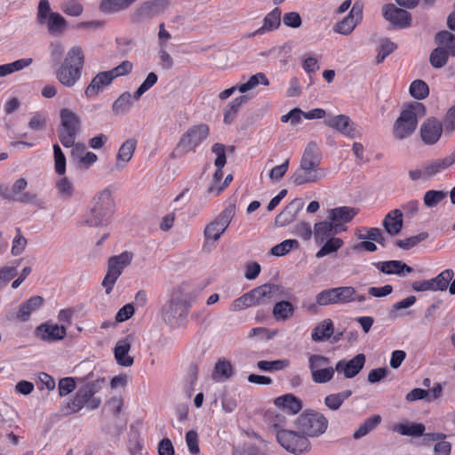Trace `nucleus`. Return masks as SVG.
<instances>
[{"mask_svg":"<svg viewBox=\"0 0 455 455\" xmlns=\"http://www.w3.org/2000/svg\"><path fill=\"white\" fill-rule=\"evenodd\" d=\"M115 201L109 189L105 188L92 199L88 210L84 212L81 223L89 228L108 226L114 215Z\"/></svg>","mask_w":455,"mask_h":455,"instance_id":"nucleus-1","label":"nucleus"},{"mask_svg":"<svg viewBox=\"0 0 455 455\" xmlns=\"http://www.w3.org/2000/svg\"><path fill=\"white\" fill-rule=\"evenodd\" d=\"M321 153L315 142H310L306 148L299 164V167L291 176L292 182L300 186L307 183H315L326 175L321 165Z\"/></svg>","mask_w":455,"mask_h":455,"instance_id":"nucleus-2","label":"nucleus"},{"mask_svg":"<svg viewBox=\"0 0 455 455\" xmlns=\"http://www.w3.org/2000/svg\"><path fill=\"white\" fill-rule=\"evenodd\" d=\"M427 114L423 103L413 101L408 104L401 112L393 126V134L397 140H403L411 136L416 130L418 120Z\"/></svg>","mask_w":455,"mask_h":455,"instance_id":"nucleus-3","label":"nucleus"},{"mask_svg":"<svg viewBox=\"0 0 455 455\" xmlns=\"http://www.w3.org/2000/svg\"><path fill=\"white\" fill-rule=\"evenodd\" d=\"M37 23L53 36H61L68 28V20L59 12H52L48 0H40L36 13Z\"/></svg>","mask_w":455,"mask_h":455,"instance_id":"nucleus-4","label":"nucleus"},{"mask_svg":"<svg viewBox=\"0 0 455 455\" xmlns=\"http://www.w3.org/2000/svg\"><path fill=\"white\" fill-rule=\"evenodd\" d=\"M296 426L303 435L315 437L323 435L326 431L328 420L317 411L306 410L296 419Z\"/></svg>","mask_w":455,"mask_h":455,"instance_id":"nucleus-5","label":"nucleus"},{"mask_svg":"<svg viewBox=\"0 0 455 455\" xmlns=\"http://www.w3.org/2000/svg\"><path fill=\"white\" fill-rule=\"evenodd\" d=\"M60 126L58 128V136L65 148L74 145L77 133L81 130L79 116L68 108L60 110Z\"/></svg>","mask_w":455,"mask_h":455,"instance_id":"nucleus-6","label":"nucleus"},{"mask_svg":"<svg viewBox=\"0 0 455 455\" xmlns=\"http://www.w3.org/2000/svg\"><path fill=\"white\" fill-rule=\"evenodd\" d=\"M235 205H228L204 230V246L210 242H217L227 230L235 216Z\"/></svg>","mask_w":455,"mask_h":455,"instance_id":"nucleus-7","label":"nucleus"},{"mask_svg":"<svg viewBox=\"0 0 455 455\" xmlns=\"http://www.w3.org/2000/svg\"><path fill=\"white\" fill-rule=\"evenodd\" d=\"M189 307V301L174 291L162 308L163 319L170 325H178L187 316Z\"/></svg>","mask_w":455,"mask_h":455,"instance_id":"nucleus-8","label":"nucleus"},{"mask_svg":"<svg viewBox=\"0 0 455 455\" xmlns=\"http://www.w3.org/2000/svg\"><path fill=\"white\" fill-rule=\"evenodd\" d=\"M132 259V253L130 251L122 252L119 255L109 258L108 261V272L105 275L102 285L106 287L107 294H109L117 278L124 268L129 266Z\"/></svg>","mask_w":455,"mask_h":455,"instance_id":"nucleus-9","label":"nucleus"},{"mask_svg":"<svg viewBox=\"0 0 455 455\" xmlns=\"http://www.w3.org/2000/svg\"><path fill=\"white\" fill-rule=\"evenodd\" d=\"M276 438L286 451L295 454L307 451L310 446L307 436L291 430L281 429L277 432Z\"/></svg>","mask_w":455,"mask_h":455,"instance_id":"nucleus-10","label":"nucleus"},{"mask_svg":"<svg viewBox=\"0 0 455 455\" xmlns=\"http://www.w3.org/2000/svg\"><path fill=\"white\" fill-rule=\"evenodd\" d=\"M209 126L200 124L190 127L180 139L178 150L194 151L208 136Z\"/></svg>","mask_w":455,"mask_h":455,"instance_id":"nucleus-11","label":"nucleus"},{"mask_svg":"<svg viewBox=\"0 0 455 455\" xmlns=\"http://www.w3.org/2000/svg\"><path fill=\"white\" fill-rule=\"evenodd\" d=\"M329 358L323 355H312L309 357V369L314 382L326 383L333 378L336 370L329 366Z\"/></svg>","mask_w":455,"mask_h":455,"instance_id":"nucleus-12","label":"nucleus"},{"mask_svg":"<svg viewBox=\"0 0 455 455\" xmlns=\"http://www.w3.org/2000/svg\"><path fill=\"white\" fill-rule=\"evenodd\" d=\"M255 306L268 304L286 296L285 289L278 284L265 283L251 291Z\"/></svg>","mask_w":455,"mask_h":455,"instance_id":"nucleus-13","label":"nucleus"},{"mask_svg":"<svg viewBox=\"0 0 455 455\" xmlns=\"http://www.w3.org/2000/svg\"><path fill=\"white\" fill-rule=\"evenodd\" d=\"M76 380L83 384L77 391L80 393V396L84 397L87 402L95 394L100 392L105 383L104 378H95L92 370H90L85 375L76 377Z\"/></svg>","mask_w":455,"mask_h":455,"instance_id":"nucleus-14","label":"nucleus"},{"mask_svg":"<svg viewBox=\"0 0 455 455\" xmlns=\"http://www.w3.org/2000/svg\"><path fill=\"white\" fill-rule=\"evenodd\" d=\"M384 18L396 28L411 26V15L404 9L398 8L393 4H385L382 8Z\"/></svg>","mask_w":455,"mask_h":455,"instance_id":"nucleus-15","label":"nucleus"},{"mask_svg":"<svg viewBox=\"0 0 455 455\" xmlns=\"http://www.w3.org/2000/svg\"><path fill=\"white\" fill-rule=\"evenodd\" d=\"M169 0H149L140 4L132 14V19L139 21L141 19H148L164 12L169 6Z\"/></svg>","mask_w":455,"mask_h":455,"instance_id":"nucleus-16","label":"nucleus"},{"mask_svg":"<svg viewBox=\"0 0 455 455\" xmlns=\"http://www.w3.org/2000/svg\"><path fill=\"white\" fill-rule=\"evenodd\" d=\"M133 340L134 334L131 333L116 342L114 347V356L118 365L130 367L133 364V357L129 355Z\"/></svg>","mask_w":455,"mask_h":455,"instance_id":"nucleus-17","label":"nucleus"},{"mask_svg":"<svg viewBox=\"0 0 455 455\" xmlns=\"http://www.w3.org/2000/svg\"><path fill=\"white\" fill-rule=\"evenodd\" d=\"M443 132L442 123L435 117L427 118L420 127V136L422 140L428 145L436 143Z\"/></svg>","mask_w":455,"mask_h":455,"instance_id":"nucleus-18","label":"nucleus"},{"mask_svg":"<svg viewBox=\"0 0 455 455\" xmlns=\"http://www.w3.org/2000/svg\"><path fill=\"white\" fill-rule=\"evenodd\" d=\"M365 360L363 354H358L347 362L344 360L338 362L335 370L338 373H343L347 379L354 378L363 368Z\"/></svg>","mask_w":455,"mask_h":455,"instance_id":"nucleus-19","label":"nucleus"},{"mask_svg":"<svg viewBox=\"0 0 455 455\" xmlns=\"http://www.w3.org/2000/svg\"><path fill=\"white\" fill-rule=\"evenodd\" d=\"M327 126L335 129L345 136L355 139L359 136L350 118L345 115H338L325 121Z\"/></svg>","mask_w":455,"mask_h":455,"instance_id":"nucleus-20","label":"nucleus"},{"mask_svg":"<svg viewBox=\"0 0 455 455\" xmlns=\"http://www.w3.org/2000/svg\"><path fill=\"white\" fill-rule=\"evenodd\" d=\"M345 226L336 225L332 220L321 221L315 224L314 235L317 242L323 243L324 240L333 237V235L346 231Z\"/></svg>","mask_w":455,"mask_h":455,"instance_id":"nucleus-21","label":"nucleus"},{"mask_svg":"<svg viewBox=\"0 0 455 455\" xmlns=\"http://www.w3.org/2000/svg\"><path fill=\"white\" fill-rule=\"evenodd\" d=\"M362 8L355 4L349 14L335 25L334 30L342 35H349L362 19Z\"/></svg>","mask_w":455,"mask_h":455,"instance_id":"nucleus-22","label":"nucleus"},{"mask_svg":"<svg viewBox=\"0 0 455 455\" xmlns=\"http://www.w3.org/2000/svg\"><path fill=\"white\" fill-rule=\"evenodd\" d=\"M82 75V70L77 67H71L60 64V68L56 71V78L64 86L72 87L74 86Z\"/></svg>","mask_w":455,"mask_h":455,"instance_id":"nucleus-23","label":"nucleus"},{"mask_svg":"<svg viewBox=\"0 0 455 455\" xmlns=\"http://www.w3.org/2000/svg\"><path fill=\"white\" fill-rule=\"evenodd\" d=\"M36 335L42 340H60L66 336V328L59 324L42 323L36 330Z\"/></svg>","mask_w":455,"mask_h":455,"instance_id":"nucleus-24","label":"nucleus"},{"mask_svg":"<svg viewBox=\"0 0 455 455\" xmlns=\"http://www.w3.org/2000/svg\"><path fill=\"white\" fill-rule=\"evenodd\" d=\"M359 210L350 206H341L331 209L328 213V219L334 224L345 226L350 222L358 213Z\"/></svg>","mask_w":455,"mask_h":455,"instance_id":"nucleus-25","label":"nucleus"},{"mask_svg":"<svg viewBox=\"0 0 455 455\" xmlns=\"http://www.w3.org/2000/svg\"><path fill=\"white\" fill-rule=\"evenodd\" d=\"M455 163V152L450 156H447L442 159H435L430 161L429 163L424 165L425 168V177L430 179L435 175L442 172L446 170L450 166H451Z\"/></svg>","mask_w":455,"mask_h":455,"instance_id":"nucleus-26","label":"nucleus"},{"mask_svg":"<svg viewBox=\"0 0 455 455\" xmlns=\"http://www.w3.org/2000/svg\"><path fill=\"white\" fill-rule=\"evenodd\" d=\"M403 226V212L398 209L389 212L384 218L383 227L386 232L392 236L398 235Z\"/></svg>","mask_w":455,"mask_h":455,"instance_id":"nucleus-27","label":"nucleus"},{"mask_svg":"<svg viewBox=\"0 0 455 455\" xmlns=\"http://www.w3.org/2000/svg\"><path fill=\"white\" fill-rule=\"evenodd\" d=\"M377 267L386 275H404L405 273L411 274L413 269L406 263L401 260H388L379 262Z\"/></svg>","mask_w":455,"mask_h":455,"instance_id":"nucleus-28","label":"nucleus"},{"mask_svg":"<svg viewBox=\"0 0 455 455\" xmlns=\"http://www.w3.org/2000/svg\"><path fill=\"white\" fill-rule=\"evenodd\" d=\"M281 13L282 12L279 8H275L272 12L266 15L262 27L249 34L248 37H251L256 35H262L266 32H269L279 28L281 24Z\"/></svg>","mask_w":455,"mask_h":455,"instance_id":"nucleus-29","label":"nucleus"},{"mask_svg":"<svg viewBox=\"0 0 455 455\" xmlns=\"http://www.w3.org/2000/svg\"><path fill=\"white\" fill-rule=\"evenodd\" d=\"M114 80L110 71L100 72L96 75L90 84L85 89V94L88 97H92L105 86H108Z\"/></svg>","mask_w":455,"mask_h":455,"instance_id":"nucleus-30","label":"nucleus"},{"mask_svg":"<svg viewBox=\"0 0 455 455\" xmlns=\"http://www.w3.org/2000/svg\"><path fill=\"white\" fill-rule=\"evenodd\" d=\"M391 430L401 435L419 437L424 435L425 426L422 423L403 422L392 426Z\"/></svg>","mask_w":455,"mask_h":455,"instance_id":"nucleus-31","label":"nucleus"},{"mask_svg":"<svg viewBox=\"0 0 455 455\" xmlns=\"http://www.w3.org/2000/svg\"><path fill=\"white\" fill-rule=\"evenodd\" d=\"M275 404L292 415L302 409V401L291 394L277 397L275 400Z\"/></svg>","mask_w":455,"mask_h":455,"instance_id":"nucleus-32","label":"nucleus"},{"mask_svg":"<svg viewBox=\"0 0 455 455\" xmlns=\"http://www.w3.org/2000/svg\"><path fill=\"white\" fill-rule=\"evenodd\" d=\"M295 313V307L288 300L277 301L273 307L272 315L276 321L285 322L291 319Z\"/></svg>","mask_w":455,"mask_h":455,"instance_id":"nucleus-33","label":"nucleus"},{"mask_svg":"<svg viewBox=\"0 0 455 455\" xmlns=\"http://www.w3.org/2000/svg\"><path fill=\"white\" fill-rule=\"evenodd\" d=\"M44 303V299L41 296H34L22 303L19 307L17 313V318L22 322L27 321L31 313L40 307Z\"/></svg>","mask_w":455,"mask_h":455,"instance_id":"nucleus-34","label":"nucleus"},{"mask_svg":"<svg viewBox=\"0 0 455 455\" xmlns=\"http://www.w3.org/2000/svg\"><path fill=\"white\" fill-rule=\"evenodd\" d=\"M335 288H330L322 291L315 296V304L307 306V310L310 313H316L318 306H329L336 304Z\"/></svg>","mask_w":455,"mask_h":455,"instance_id":"nucleus-35","label":"nucleus"},{"mask_svg":"<svg viewBox=\"0 0 455 455\" xmlns=\"http://www.w3.org/2000/svg\"><path fill=\"white\" fill-rule=\"evenodd\" d=\"M84 60L85 57L83 48L79 45H73L66 53L62 63L71 67H77L83 70Z\"/></svg>","mask_w":455,"mask_h":455,"instance_id":"nucleus-36","label":"nucleus"},{"mask_svg":"<svg viewBox=\"0 0 455 455\" xmlns=\"http://www.w3.org/2000/svg\"><path fill=\"white\" fill-rule=\"evenodd\" d=\"M136 148V140L130 139L126 140L119 148L116 156V166L118 170L122 169L125 164H127L133 156Z\"/></svg>","mask_w":455,"mask_h":455,"instance_id":"nucleus-37","label":"nucleus"},{"mask_svg":"<svg viewBox=\"0 0 455 455\" xmlns=\"http://www.w3.org/2000/svg\"><path fill=\"white\" fill-rule=\"evenodd\" d=\"M137 0H101L100 11L104 13H115L127 10Z\"/></svg>","mask_w":455,"mask_h":455,"instance_id":"nucleus-38","label":"nucleus"},{"mask_svg":"<svg viewBox=\"0 0 455 455\" xmlns=\"http://www.w3.org/2000/svg\"><path fill=\"white\" fill-rule=\"evenodd\" d=\"M334 331L333 323L331 319H325L317 324L312 332V339L314 341H323L330 339Z\"/></svg>","mask_w":455,"mask_h":455,"instance_id":"nucleus-39","label":"nucleus"},{"mask_svg":"<svg viewBox=\"0 0 455 455\" xmlns=\"http://www.w3.org/2000/svg\"><path fill=\"white\" fill-rule=\"evenodd\" d=\"M380 415H373L363 421V424L354 432L353 437L355 440L361 439L375 429L381 422Z\"/></svg>","mask_w":455,"mask_h":455,"instance_id":"nucleus-40","label":"nucleus"},{"mask_svg":"<svg viewBox=\"0 0 455 455\" xmlns=\"http://www.w3.org/2000/svg\"><path fill=\"white\" fill-rule=\"evenodd\" d=\"M298 208L294 202L290 203L276 217L275 224L276 227H285L291 223L297 216Z\"/></svg>","mask_w":455,"mask_h":455,"instance_id":"nucleus-41","label":"nucleus"},{"mask_svg":"<svg viewBox=\"0 0 455 455\" xmlns=\"http://www.w3.org/2000/svg\"><path fill=\"white\" fill-rule=\"evenodd\" d=\"M435 41L439 47H443L451 56H455V35L443 30L436 34Z\"/></svg>","mask_w":455,"mask_h":455,"instance_id":"nucleus-42","label":"nucleus"},{"mask_svg":"<svg viewBox=\"0 0 455 455\" xmlns=\"http://www.w3.org/2000/svg\"><path fill=\"white\" fill-rule=\"evenodd\" d=\"M234 374V370L231 363L226 359H219L215 364L212 378L217 379H229Z\"/></svg>","mask_w":455,"mask_h":455,"instance_id":"nucleus-43","label":"nucleus"},{"mask_svg":"<svg viewBox=\"0 0 455 455\" xmlns=\"http://www.w3.org/2000/svg\"><path fill=\"white\" fill-rule=\"evenodd\" d=\"M352 395L351 390H344L337 394H331L325 397L324 404L331 411H337L340 408L343 402Z\"/></svg>","mask_w":455,"mask_h":455,"instance_id":"nucleus-44","label":"nucleus"},{"mask_svg":"<svg viewBox=\"0 0 455 455\" xmlns=\"http://www.w3.org/2000/svg\"><path fill=\"white\" fill-rule=\"evenodd\" d=\"M247 100L248 97L245 95L234 99L225 110L224 122L228 124H231L234 121L239 108Z\"/></svg>","mask_w":455,"mask_h":455,"instance_id":"nucleus-45","label":"nucleus"},{"mask_svg":"<svg viewBox=\"0 0 455 455\" xmlns=\"http://www.w3.org/2000/svg\"><path fill=\"white\" fill-rule=\"evenodd\" d=\"M265 420L268 427L274 430L281 431L280 429L285 427L286 418L283 413L274 411H268L265 415Z\"/></svg>","mask_w":455,"mask_h":455,"instance_id":"nucleus-46","label":"nucleus"},{"mask_svg":"<svg viewBox=\"0 0 455 455\" xmlns=\"http://www.w3.org/2000/svg\"><path fill=\"white\" fill-rule=\"evenodd\" d=\"M259 84L264 85H268L269 84L266 75L261 72L251 76L246 83L239 84L238 91L242 93H244L250 90L254 89Z\"/></svg>","mask_w":455,"mask_h":455,"instance_id":"nucleus-47","label":"nucleus"},{"mask_svg":"<svg viewBox=\"0 0 455 455\" xmlns=\"http://www.w3.org/2000/svg\"><path fill=\"white\" fill-rule=\"evenodd\" d=\"M344 243L342 239L338 237H331L326 243L323 245V247L316 252V258H323L330 253L337 251L339 248L343 246Z\"/></svg>","mask_w":455,"mask_h":455,"instance_id":"nucleus-48","label":"nucleus"},{"mask_svg":"<svg viewBox=\"0 0 455 455\" xmlns=\"http://www.w3.org/2000/svg\"><path fill=\"white\" fill-rule=\"evenodd\" d=\"M355 289L352 286H339L335 288L336 304H347L353 302Z\"/></svg>","mask_w":455,"mask_h":455,"instance_id":"nucleus-49","label":"nucleus"},{"mask_svg":"<svg viewBox=\"0 0 455 455\" xmlns=\"http://www.w3.org/2000/svg\"><path fill=\"white\" fill-rule=\"evenodd\" d=\"M132 105V97L129 92H124L112 106V110L116 115L126 112Z\"/></svg>","mask_w":455,"mask_h":455,"instance_id":"nucleus-50","label":"nucleus"},{"mask_svg":"<svg viewBox=\"0 0 455 455\" xmlns=\"http://www.w3.org/2000/svg\"><path fill=\"white\" fill-rule=\"evenodd\" d=\"M454 275L452 269H445L437 276L432 278L435 291H445L449 287V283Z\"/></svg>","mask_w":455,"mask_h":455,"instance_id":"nucleus-51","label":"nucleus"},{"mask_svg":"<svg viewBox=\"0 0 455 455\" xmlns=\"http://www.w3.org/2000/svg\"><path fill=\"white\" fill-rule=\"evenodd\" d=\"M449 55L443 47H437L431 52L429 61L434 68H441L446 65Z\"/></svg>","mask_w":455,"mask_h":455,"instance_id":"nucleus-52","label":"nucleus"},{"mask_svg":"<svg viewBox=\"0 0 455 455\" xmlns=\"http://www.w3.org/2000/svg\"><path fill=\"white\" fill-rule=\"evenodd\" d=\"M410 93L414 99L424 100L429 94L428 85L422 80H415L411 84Z\"/></svg>","mask_w":455,"mask_h":455,"instance_id":"nucleus-53","label":"nucleus"},{"mask_svg":"<svg viewBox=\"0 0 455 455\" xmlns=\"http://www.w3.org/2000/svg\"><path fill=\"white\" fill-rule=\"evenodd\" d=\"M61 11L69 16L78 17L83 13V5L76 0L64 1L60 4Z\"/></svg>","mask_w":455,"mask_h":455,"instance_id":"nucleus-54","label":"nucleus"},{"mask_svg":"<svg viewBox=\"0 0 455 455\" xmlns=\"http://www.w3.org/2000/svg\"><path fill=\"white\" fill-rule=\"evenodd\" d=\"M427 233L422 232L419 235L402 239L396 241V245L403 250H410L411 248L416 246L420 242L426 240L427 238Z\"/></svg>","mask_w":455,"mask_h":455,"instance_id":"nucleus-55","label":"nucleus"},{"mask_svg":"<svg viewBox=\"0 0 455 455\" xmlns=\"http://www.w3.org/2000/svg\"><path fill=\"white\" fill-rule=\"evenodd\" d=\"M447 194L440 190H429L424 196V204L427 207H434L446 197Z\"/></svg>","mask_w":455,"mask_h":455,"instance_id":"nucleus-56","label":"nucleus"},{"mask_svg":"<svg viewBox=\"0 0 455 455\" xmlns=\"http://www.w3.org/2000/svg\"><path fill=\"white\" fill-rule=\"evenodd\" d=\"M294 246H298L296 240H284L283 242L271 248V253L274 256L280 257L287 254Z\"/></svg>","mask_w":455,"mask_h":455,"instance_id":"nucleus-57","label":"nucleus"},{"mask_svg":"<svg viewBox=\"0 0 455 455\" xmlns=\"http://www.w3.org/2000/svg\"><path fill=\"white\" fill-rule=\"evenodd\" d=\"M55 171L58 174L63 175L66 172V158L58 144L53 145Z\"/></svg>","mask_w":455,"mask_h":455,"instance_id":"nucleus-58","label":"nucleus"},{"mask_svg":"<svg viewBox=\"0 0 455 455\" xmlns=\"http://www.w3.org/2000/svg\"><path fill=\"white\" fill-rule=\"evenodd\" d=\"M289 363L285 360L275 361H259L257 363L259 369L262 371H279L287 367Z\"/></svg>","mask_w":455,"mask_h":455,"instance_id":"nucleus-59","label":"nucleus"},{"mask_svg":"<svg viewBox=\"0 0 455 455\" xmlns=\"http://www.w3.org/2000/svg\"><path fill=\"white\" fill-rule=\"evenodd\" d=\"M212 152L216 155L215 166L217 169H222L227 162L226 158V147L221 143H215L212 148Z\"/></svg>","mask_w":455,"mask_h":455,"instance_id":"nucleus-60","label":"nucleus"},{"mask_svg":"<svg viewBox=\"0 0 455 455\" xmlns=\"http://www.w3.org/2000/svg\"><path fill=\"white\" fill-rule=\"evenodd\" d=\"M186 443L189 452L192 455H197L200 452L198 435L195 430H189L186 434Z\"/></svg>","mask_w":455,"mask_h":455,"instance_id":"nucleus-61","label":"nucleus"},{"mask_svg":"<svg viewBox=\"0 0 455 455\" xmlns=\"http://www.w3.org/2000/svg\"><path fill=\"white\" fill-rule=\"evenodd\" d=\"M157 82V76L151 72L148 75L145 81L140 85L137 91L134 93V98L139 100L140 96L145 93L148 90H149Z\"/></svg>","mask_w":455,"mask_h":455,"instance_id":"nucleus-62","label":"nucleus"},{"mask_svg":"<svg viewBox=\"0 0 455 455\" xmlns=\"http://www.w3.org/2000/svg\"><path fill=\"white\" fill-rule=\"evenodd\" d=\"M76 379L68 377L60 379L58 385L59 395L60 396H65L73 392L76 388Z\"/></svg>","mask_w":455,"mask_h":455,"instance_id":"nucleus-63","label":"nucleus"},{"mask_svg":"<svg viewBox=\"0 0 455 455\" xmlns=\"http://www.w3.org/2000/svg\"><path fill=\"white\" fill-rule=\"evenodd\" d=\"M442 125L447 132H452L455 130V106L448 110Z\"/></svg>","mask_w":455,"mask_h":455,"instance_id":"nucleus-64","label":"nucleus"}]
</instances>
